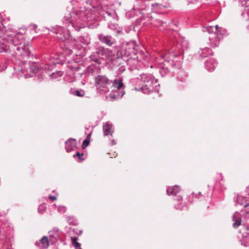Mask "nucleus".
Masks as SVG:
<instances>
[{"instance_id":"24","label":"nucleus","mask_w":249,"mask_h":249,"mask_svg":"<svg viewBox=\"0 0 249 249\" xmlns=\"http://www.w3.org/2000/svg\"><path fill=\"white\" fill-rule=\"evenodd\" d=\"M90 59L92 61L100 64L101 63L100 58L98 57V54L96 53V51L90 56Z\"/></svg>"},{"instance_id":"39","label":"nucleus","mask_w":249,"mask_h":249,"mask_svg":"<svg viewBox=\"0 0 249 249\" xmlns=\"http://www.w3.org/2000/svg\"><path fill=\"white\" fill-rule=\"evenodd\" d=\"M111 145H114L116 144V142H115L114 140H112L111 141Z\"/></svg>"},{"instance_id":"2","label":"nucleus","mask_w":249,"mask_h":249,"mask_svg":"<svg viewBox=\"0 0 249 249\" xmlns=\"http://www.w3.org/2000/svg\"><path fill=\"white\" fill-rule=\"evenodd\" d=\"M14 51L17 56L28 58L31 54L29 43L25 42L23 35L18 33L14 36H8L0 42V52Z\"/></svg>"},{"instance_id":"31","label":"nucleus","mask_w":249,"mask_h":249,"mask_svg":"<svg viewBox=\"0 0 249 249\" xmlns=\"http://www.w3.org/2000/svg\"><path fill=\"white\" fill-rule=\"evenodd\" d=\"M106 14L108 16L112 17L113 18H115V15H116L115 12L113 10L106 11Z\"/></svg>"},{"instance_id":"17","label":"nucleus","mask_w":249,"mask_h":249,"mask_svg":"<svg viewBox=\"0 0 249 249\" xmlns=\"http://www.w3.org/2000/svg\"><path fill=\"white\" fill-rule=\"evenodd\" d=\"M36 245L41 249H47L49 245V241L47 236H43L38 242H36Z\"/></svg>"},{"instance_id":"16","label":"nucleus","mask_w":249,"mask_h":249,"mask_svg":"<svg viewBox=\"0 0 249 249\" xmlns=\"http://www.w3.org/2000/svg\"><path fill=\"white\" fill-rule=\"evenodd\" d=\"M217 62L214 59H211L205 61V67L208 71H213L217 66Z\"/></svg>"},{"instance_id":"23","label":"nucleus","mask_w":249,"mask_h":249,"mask_svg":"<svg viewBox=\"0 0 249 249\" xmlns=\"http://www.w3.org/2000/svg\"><path fill=\"white\" fill-rule=\"evenodd\" d=\"M241 244L245 247L249 246V233L244 232L242 234Z\"/></svg>"},{"instance_id":"12","label":"nucleus","mask_w":249,"mask_h":249,"mask_svg":"<svg viewBox=\"0 0 249 249\" xmlns=\"http://www.w3.org/2000/svg\"><path fill=\"white\" fill-rule=\"evenodd\" d=\"M57 37L62 40H65L68 39L70 36V32L68 30L63 27H59L58 29Z\"/></svg>"},{"instance_id":"27","label":"nucleus","mask_w":249,"mask_h":249,"mask_svg":"<svg viewBox=\"0 0 249 249\" xmlns=\"http://www.w3.org/2000/svg\"><path fill=\"white\" fill-rule=\"evenodd\" d=\"M77 240L78 238L76 237H71L72 243L75 249H78L79 248H80L81 246L80 244L77 242Z\"/></svg>"},{"instance_id":"7","label":"nucleus","mask_w":249,"mask_h":249,"mask_svg":"<svg viewBox=\"0 0 249 249\" xmlns=\"http://www.w3.org/2000/svg\"><path fill=\"white\" fill-rule=\"evenodd\" d=\"M127 50H120L116 53L115 58L112 62L113 65L116 66L118 74H121L125 70V55H129L130 52L127 53Z\"/></svg>"},{"instance_id":"3","label":"nucleus","mask_w":249,"mask_h":249,"mask_svg":"<svg viewBox=\"0 0 249 249\" xmlns=\"http://www.w3.org/2000/svg\"><path fill=\"white\" fill-rule=\"evenodd\" d=\"M94 11L86 10L80 11L77 13H72L71 15V19L69 17H66V20H69L70 25L76 31H79L82 28L86 26V23L89 22L92 24L94 22L98 14L96 13V8L94 7Z\"/></svg>"},{"instance_id":"30","label":"nucleus","mask_w":249,"mask_h":249,"mask_svg":"<svg viewBox=\"0 0 249 249\" xmlns=\"http://www.w3.org/2000/svg\"><path fill=\"white\" fill-rule=\"evenodd\" d=\"M46 209V207L44 204H41L38 208V212L40 213H43Z\"/></svg>"},{"instance_id":"26","label":"nucleus","mask_w":249,"mask_h":249,"mask_svg":"<svg viewBox=\"0 0 249 249\" xmlns=\"http://www.w3.org/2000/svg\"><path fill=\"white\" fill-rule=\"evenodd\" d=\"M72 94L78 97H83L85 95V92L81 89H77L72 92Z\"/></svg>"},{"instance_id":"25","label":"nucleus","mask_w":249,"mask_h":249,"mask_svg":"<svg viewBox=\"0 0 249 249\" xmlns=\"http://www.w3.org/2000/svg\"><path fill=\"white\" fill-rule=\"evenodd\" d=\"M152 7L155 11L159 12V10L163 9L165 8H166V6L161 4H159V3H154L152 4Z\"/></svg>"},{"instance_id":"37","label":"nucleus","mask_w":249,"mask_h":249,"mask_svg":"<svg viewBox=\"0 0 249 249\" xmlns=\"http://www.w3.org/2000/svg\"><path fill=\"white\" fill-rule=\"evenodd\" d=\"M244 229L246 231H249V226H244Z\"/></svg>"},{"instance_id":"45","label":"nucleus","mask_w":249,"mask_h":249,"mask_svg":"<svg viewBox=\"0 0 249 249\" xmlns=\"http://www.w3.org/2000/svg\"><path fill=\"white\" fill-rule=\"evenodd\" d=\"M0 249H1V248H0Z\"/></svg>"},{"instance_id":"40","label":"nucleus","mask_w":249,"mask_h":249,"mask_svg":"<svg viewBox=\"0 0 249 249\" xmlns=\"http://www.w3.org/2000/svg\"><path fill=\"white\" fill-rule=\"evenodd\" d=\"M91 136V133H89L86 139H89V140H90V138Z\"/></svg>"},{"instance_id":"4","label":"nucleus","mask_w":249,"mask_h":249,"mask_svg":"<svg viewBox=\"0 0 249 249\" xmlns=\"http://www.w3.org/2000/svg\"><path fill=\"white\" fill-rule=\"evenodd\" d=\"M138 48L139 46L136 44V42L134 40H132L126 44L125 48H122L121 49L127 50V52H130L129 55H125V62L126 64L129 66V69L131 70L136 69L139 63L137 56Z\"/></svg>"},{"instance_id":"43","label":"nucleus","mask_w":249,"mask_h":249,"mask_svg":"<svg viewBox=\"0 0 249 249\" xmlns=\"http://www.w3.org/2000/svg\"><path fill=\"white\" fill-rule=\"evenodd\" d=\"M150 67H151V68H153V65H151V66H150Z\"/></svg>"},{"instance_id":"41","label":"nucleus","mask_w":249,"mask_h":249,"mask_svg":"<svg viewBox=\"0 0 249 249\" xmlns=\"http://www.w3.org/2000/svg\"><path fill=\"white\" fill-rule=\"evenodd\" d=\"M42 69L44 68L45 69H50V67H44V68L43 67H41Z\"/></svg>"},{"instance_id":"6","label":"nucleus","mask_w":249,"mask_h":249,"mask_svg":"<svg viewBox=\"0 0 249 249\" xmlns=\"http://www.w3.org/2000/svg\"><path fill=\"white\" fill-rule=\"evenodd\" d=\"M112 81L105 75H98L95 78V86L97 91L100 94H105L109 92V87Z\"/></svg>"},{"instance_id":"44","label":"nucleus","mask_w":249,"mask_h":249,"mask_svg":"<svg viewBox=\"0 0 249 249\" xmlns=\"http://www.w3.org/2000/svg\"><path fill=\"white\" fill-rule=\"evenodd\" d=\"M34 71V70H32V69H31V71Z\"/></svg>"},{"instance_id":"35","label":"nucleus","mask_w":249,"mask_h":249,"mask_svg":"<svg viewBox=\"0 0 249 249\" xmlns=\"http://www.w3.org/2000/svg\"><path fill=\"white\" fill-rule=\"evenodd\" d=\"M65 53L67 54L70 55L72 53V51L69 49H66Z\"/></svg>"},{"instance_id":"38","label":"nucleus","mask_w":249,"mask_h":249,"mask_svg":"<svg viewBox=\"0 0 249 249\" xmlns=\"http://www.w3.org/2000/svg\"><path fill=\"white\" fill-rule=\"evenodd\" d=\"M31 26H33L34 30H36L37 29V26L36 24H33L31 25Z\"/></svg>"},{"instance_id":"10","label":"nucleus","mask_w":249,"mask_h":249,"mask_svg":"<svg viewBox=\"0 0 249 249\" xmlns=\"http://www.w3.org/2000/svg\"><path fill=\"white\" fill-rule=\"evenodd\" d=\"M98 39L100 42L106 44L108 46H112L116 43V40L110 36H105L103 34H100Z\"/></svg>"},{"instance_id":"1","label":"nucleus","mask_w":249,"mask_h":249,"mask_svg":"<svg viewBox=\"0 0 249 249\" xmlns=\"http://www.w3.org/2000/svg\"><path fill=\"white\" fill-rule=\"evenodd\" d=\"M188 46V42L184 39H181L176 44L174 42L169 45L167 53L155 58L154 65H159V71L162 77L169 72V66L172 67L175 65L174 59L178 56H181Z\"/></svg>"},{"instance_id":"29","label":"nucleus","mask_w":249,"mask_h":249,"mask_svg":"<svg viewBox=\"0 0 249 249\" xmlns=\"http://www.w3.org/2000/svg\"><path fill=\"white\" fill-rule=\"evenodd\" d=\"M80 41L86 45H89L90 43V39L88 36H84L81 38Z\"/></svg>"},{"instance_id":"36","label":"nucleus","mask_w":249,"mask_h":249,"mask_svg":"<svg viewBox=\"0 0 249 249\" xmlns=\"http://www.w3.org/2000/svg\"><path fill=\"white\" fill-rule=\"evenodd\" d=\"M49 199L52 201H54L56 200V197L55 196H49Z\"/></svg>"},{"instance_id":"20","label":"nucleus","mask_w":249,"mask_h":249,"mask_svg":"<svg viewBox=\"0 0 249 249\" xmlns=\"http://www.w3.org/2000/svg\"><path fill=\"white\" fill-rule=\"evenodd\" d=\"M199 54L202 57H206L213 53L212 50L208 47H205L200 49Z\"/></svg>"},{"instance_id":"15","label":"nucleus","mask_w":249,"mask_h":249,"mask_svg":"<svg viewBox=\"0 0 249 249\" xmlns=\"http://www.w3.org/2000/svg\"><path fill=\"white\" fill-rule=\"evenodd\" d=\"M232 219L234 223L232 226L234 228H237L241 224V214L238 212H235L232 216Z\"/></svg>"},{"instance_id":"22","label":"nucleus","mask_w":249,"mask_h":249,"mask_svg":"<svg viewBox=\"0 0 249 249\" xmlns=\"http://www.w3.org/2000/svg\"><path fill=\"white\" fill-rule=\"evenodd\" d=\"M124 91H121V93H119L118 92H116V93H114L113 92H111L108 95V96L107 97V98H108L110 100H115L116 99H118L120 97H122L123 95L124 94Z\"/></svg>"},{"instance_id":"32","label":"nucleus","mask_w":249,"mask_h":249,"mask_svg":"<svg viewBox=\"0 0 249 249\" xmlns=\"http://www.w3.org/2000/svg\"><path fill=\"white\" fill-rule=\"evenodd\" d=\"M90 140H89V139H86L82 144L83 148H85L87 146H88L89 144Z\"/></svg>"},{"instance_id":"11","label":"nucleus","mask_w":249,"mask_h":249,"mask_svg":"<svg viewBox=\"0 0 249 249\" xmlns=\"http://www.w3.org/2000/svg\"><path fill=\"white\" fill-rule=\"evenodd\" d=\"M206 31L208 32L209 34H220L221 32H222V35L226 34V30L225 29L222 28H220L218 27L217 25H215L214 27L213 26H207L205 28Z\"/></svg>"},{"instance_id":"42","label":"nucleus","mask_w":249,"mask_h":249,"mask_svg":"<svg viewBox=\"0 0 249 249\" xmlns=\"http://www.w3.org/2000/svg\"><path fill=\"white\" fill-rule=\"evenodd\" d=\"M73 68H74L75 69H79V68L77 67H74Z\"/></svg>"},{"instance_id":"9","label":"nucleus","mask_w":249,"mask_h":249,"mask_svg":"<svg viewBox=\"0 0 249 249\" xmlns=\"http://www.w3.org/2000/svg\"><path fill=\"white\" fill-rule=\"evenodd\" d=\"M224 35H222V32L218 34V35L217 34L212 35L211 36L209 37V43L211 46L213 48L217 47L219 45L220 39L223 37Z\"/></svg>"},{"instance_id":"14","label":"nucleus","mask_w":249,"mask_h":249,"mask_svg":"<svg viewBox=\"0 0 249 249\" xmlns=\"http://www.w3.org/2000/svg\"><path fill=\"white\" fill-rule=\"evenodd\" d=\"M65 145L66 151L69 152L76 148V141L74 139L70 138L65 142Z\"/></svg>"},{"instance_id":"28","label":"nucleus","mask_w":249,"mask_h":249,"mask_svg":"<svg viewBox=\"0 0 249 249\" xmlns=\"http://www.w3.org/2000/svg\"><path fill=\"white\" fill-rule=\"evenodd\" d=\"M158 24L157 25L159 26L160 30H163L167 27V24L165 22H163L162 20H157Z\"/></svg>"},{"instance_id":"19","label":"nucleus","mask_w":249,"mask_h":249,"mask_svg":"<svg viewBox=\"0 0 249 249\" xmlns=\"http://www.w3.org/2000/svg\"><path fill=\"white\" fill-rule=\"evenodd\" d=\"M180 188L179 186L175 185L174 186L168 187L167 189L166 192L169 196H176L180 191Z\"/></svg>"},{"instance_id":"8","label":"nucleus","mask_w":249,"mask_h":249,"mask_svg":"<svg viewBox=\"0 0 249 249\" xmlns=\"http://www.w3.org/2000/svg\"><path fill=\"white\" fill-rule=\"evenodd\" d=\"M96 53L98 54L100 59L109 60L112 62L116 57L115 53L112 50L101 46L98 47L96 49Z\"/></svg>"},{"instance_id":"13","label":"nucleus","mask_w":249,"mask_h":249,"mask_svg":"<svg viewBox=\"0 0 249 249\" xmlns=\"http://www.w3.org/2000/svg\"><path fill=\"white\" fill-rule=\"evenodd\" d=\"M50 242L53 244L58 240L59 234V230L54 228L52 230L49 231Z\"/></svg>"},{"instance_id":"33","label":"nucleus","mask_w":249,"mask_h":249,"mask_svg":"<svg viewBox=\"0 0 249 249\" xmlns=\"http://www.w3.org/2000/svg\"><path fill=\"white\" fill-rule=\"evenodd\" d=\"M62 72L61 71H59L57 72L56 73H53L52 74V76L53 78H56L57 77H60V76H62Z\"/></svg>"},{"instance_id":"34","label":"nucleus","mask_w":249,"mask_h":249,"mask_svg":"<svg viewBox=\"0 0 249 249\" xmlns=\"http://www.w3.org/2000/svg\"><path fill=\"white\" fill-rule=\"evenodd\" d=\"M84 155V154L83 153H81L79 152H77L76 154H74L73 155V157H75L76 156L78 157L79 159L81 160H84V158H82V157Z\"/></svg>"},{"instance_id":"5","label":"nucleus","mask_w":249,"mask_h":249,"mask_svg":"<svg viewBox=\"0 0 249 249\" xmlns=\"http://www.w3.org/2000/svg\"><path fill=\"white\" fill-rule=\"evenodd\" d=\"M140 77L143 85L140 89L135 88L136 90H141L144 93L149 94L160 85L158 84V80L152 74L142 73L140 74Z\"/></svg>"},{"instance_id":"21","label":"nucleus","mask_w":249,"mask_h":249,"mask_svg":"<svg viewBox=\"0 0 249 249\" xmlns=\"http://www.w3.org/2000/svg\"><path fill=\"white\" fill-rule=\"evenodd\" d=\"M112 87L114 88L117 89H121L122 88H124V86L123 83L122 79L121 78H118L112 81Z\"/></svg>"},{"instance_id":"18","label":"nucleus","mask_w":249,"mask_h":249,"mask_svg":"<svg viewBox=\"0 0 249 249\" xmlns=\"http://www.w3.org/2000/svg\"><path fill=\"white\" fill-rule=\"evenodd\" d=\"M103 127L104 134L105 136H107L109 134L112 135L113 133L112 124L107 122L103 124Z\"/></svg>"}]
</instances>
